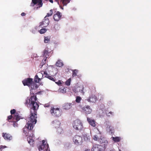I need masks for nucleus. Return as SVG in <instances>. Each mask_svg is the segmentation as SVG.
I'll list each match as a JSON object with an SVG mask.
<instances>
[{
  "label": "nucleus",
  "mask_w": 151,
  "mask_h": 151,
  "mask_svg": "<svg viewBox=\"0 0 151 151\" xmlns=\"http://www.w3.org/2000/svg\"><path fill=\"white\" fill-rule=\"evenodd\" d=\"M37 98L36 96H31L25 100V105L30 108V117L27 123L23 129L24 133L26 136H31L33 131L32 130L34 126L37 122V110L39 107L37 102Z\"/></svg>",
  "instance_id": "obj_1"
},
{
  "label": "nucleus",
  "mask_w": 151,
  "mask_h": 151,
  "mask_svg": "<svg viewBox=\"0 0 151 151\" xmlns=\"http://www.w3.org/2000/svg\"><path fill=\"white\" fill-rule=\"evenodd\" d=\"M15 109L12 110L10 111L11 115L8 116L7 120L9 122H10L11 119H16L17 121H18L20 119V116L18 113H16Z\"/></svg>",
  "instance_id": "obj_2"
},
{
  "label": "nucleus",
  "mask_w": 151,
  "mask_h": 151,
  "mask_svg": "<svg viewBox=\"0 0 151 151\" xmlns=\"http://www.w3.org/2000/svg\"><path fill=\"white\" fill-rule=\"evenodd\" d=\"M73 126L76 130L79 131L83 130V128L82 122L81 120L78 119L73 121Z\"/></svg>",
  "instance_id": "obj_3"
},
{
  "label": "nucleus",
  "mask_w": 151,
  "mask_h": 151,
  "mask_svg": "<svg viewBox=\"0 0 151 151\" xmlns=\"http://www.w3.org/2000/svg\"><path fill=\"white\" fill-rule=\"evenodd\" d=\"M61 110L59 108H55L54 107L51 106L50 108V112L52 116L58 117L61 115Z\"/></svg>",
  "instance_id": "obj_4"
},
{
  "label": "nucleus",
  "mask_w": 151,
  "mask_h": 151,
  "mask_svg": "<svg viewBox=\"0 0 151 151\" xmlns=\"http://www.w3.org/2000/svg\"><path fill=\"white\" fill-rule=\"evenodd\" d=\"M42 144L40 146L38 149L40 151H50L48 145L44 140L42 141Z\"/></svg>",
  "instance_id": "obj_5"
},
{
  "label": "nucleus",
  "mask_w": 151,
  "mask_h": 151,
  "mask_svg": "<svg viewBox=\"0 0 151 151\" xmlns=\"http://www.w3.org/2000/svg\"><path fill=\"white\" fill-rule=\"evenodd\" d=\"M73 140L74 143L77 145H81L83 141L82 137L78 135L74 136L73 138Z\"/></svg>",
  "instance_id": "obj_6"
},
{
  "label": "nucleus",
  "mask_w": 151,
  "mask_h": 151,
  "mask_svg": "<svg viewBox=\"0 0 151 151\" xmlns=\"http://www.w3.org/2000/svg\"><path fill=\"white\" fill-rule=\"evenodd\" d=\"M93 138L94 140L98 141L100 144L104 143V145H105L108 143L107 141L104 138L102 137L99 138V137L97 135H94Z\"/></svg>",
  "instance_id": "obj_7"
},
{
  "label": "nucleus",
  "mask_w": 151,
  "mask_h": 151,
  "mask_svg": "<svg viewBox=\"0 0 151 151\" xmlns=\"http://www.w3.org/2000/svg\"><path fill=\"white\" fill-rule=\"evenodd\" d=\"M32 82L33 79L30 78H25L22 81V83L24 86H27L29 87H30V86Z\"/></svg>",
  "instance_id": "obj_8"
},
{
  "label": "nucleus",
  "mask_w": 151,
  "mask_h": 151,
  "mask_svg": "<svg viewBox=\"0 0 151 151\" xmlns=\"http://www.w3.org/2000/svg\"><path fill=\"white\" fill-rule=\"evenodd\" d=\"M75 104V101L73 102L72 103H65L63 104V107L64 109L68 110L71 108L73 105Z\"/></svg>",
  "instance_id": "obj_9"
},
{
  "label": "nucleus",
  "mask_w": 151,
  "mask_h": 151,
  "mask_svg": "<svg viewBox=\"0 0 151 151\" xmlns=\"http://www.w3.org/2000/svg\"><path fill=\"white\" fill-rule=\"evenodd\" d=\"M50 23V21L48 18L45 17L43 21L40 23L39 26H43L44 27H46Z\"/></svg>",
  "instance_id": "obj_10"
},
{
  "label": "nucleus",
  "mask_w": 151,
  "mask_h": 151,
  "mask_svg": "<svg viewBox=\"0 0 151 151\" xmlns=\"http://www.w3.org/2000/svg\"><path fill=\"white\" fill-rule=\"evenodd\" d=\"M2 136L5 140L10 141L12 139V136L9 134L6 133H3Z\"/></svg>",
  "instance_id": "obj_11"
},
{
  "label": "nucleus",
  "mask_w": 151,
  "mask_h": 151,
  "mask_svg": "<svg viewBox=\"0 0 151 151\" xmlns=\"http://www.w3.org/2000/svg\"><path fill=\"white\" fill-rule=\"evenodd\" d=\"M97 99V97L94 95L92 94L86 99V100L89 102L95 103Z\"/></svg>",
  "instance_id": "obj_12"
},
{
  "label": "nucleus",
  "mask_w": 151,
  "mask_h": 151,
  "mask_svg": "<svg viewBox=\"0 0 151 151\" xmlns=\"http://www.w3.org/2000/svg\"><path fill=\"white\" fill-rule=\"evenodd\" d=\"M101 147V146L100 145L96 144L93 145L91 150L92 151H101L102 150Z\"/></svg>",
  "instance_id": "obj_13"
},
{
  "label": "nucleus",
  "mask_w": 151,
  "mask_h": 151,
  "mask_svg": "<svg viewBox=\"0 0 151 151\" xmlns=\"http://www.w3.org/2000/svg\"><path fill=\"white\" fill-rule=\"evenodd\" d=\"M83 111L87 114H90L92 111L91 109L89 106H86L83 108Z\"/></svg>",
  "instance_id": "obj_14"
},
{
  "label": "nucleus",
  "mask_w": 151,
  "mask_h": 151,
  "mask_svg": "<svg viewBox=\"0 0 151 151\" xmlns=\"http://www.w3.org/2000/svg\"><path fill=\"white\" fill-rule=\"evenodd\" d=\"M61 15L60 12H57L56 14H55L53 16V19L55 20L58 21L61 18Z\"/></svg>",
  "instance_id": "obj_15"
},
{
  "label": "nucleus",
  "mask_w": 151,
  "mask_h": 151,
  "mask_svg": "<svg viewBox=\"0 0 151 151\" xmlns=\"http://www.w3.org/2000/svg\"><path fill=\"white\" fill-rule=\"evenodd\" d=\"M43 73L45 78H47L53 81H55V79L53 78V76H50L49 74H48L46 71H43Z\"/></svg>",
  "instance_id": "obj_16"
},
{
  "label": "nucleus",
  "mask_w": 151,
  "mask_h": 151,
  "mask_svg": "<svg viewBox=\"0 0 151 151\" xmlns=\"http://www.w3.org/2000/svg\"><path fill=\"white\" fill-rule=\"evenodd\" d=\"M87 120L89 124L93 127L96 126L95 121L94 119H92L91 118L87 117Z\"/></svg>",
  "instance_id": "obj_17"
},
{
  "label": "nucleus",
  "mask_w": 151,
  "mask_h": 151,
  "mask_svg": "<svg viewBox=\"0 0 151 151\" xmlns=\"http://www.w3.org/2000/svg\"><path fill=\"white\" fill-rule=\"evenodd\" d=\"M52 125L55 128L59 127L60 124V123L59 121L57 120H55L52 122Z\"/></svg>",
  "instance_id": "obj_18"
},
{
  "label": "nucleus",
  "mask_w": 151,
  "mask_h": 151,
  "mask_svg": "<svg viewBox=\"0 0 151 151\" xmlns=\"http://www.w3.org/2000/svg\"><path fill=\"white\" fill-rule=\"evenodd\" d=\"M30 90L32 91L33 90H35L37 89L38 86L36 84L34 83H32L31 84V85L30 86Z\"/></svg>",
  "instance_id": "obj_19"
},
{
  "label": "nucleus",
  "mask_w": 151,
  "mask_h": 151,
  "mask_svg": "<svg viewBox=\"0 0 151 151\" xmlns=\"http://www.w3.org/2000/svg\"><path fill=\"white\" fill-rule=\"evenodd\" d=\"M84 89V88L83 87H78L76 88V90H75V91H76V92H80L81 93H83L84 94V92H83V89Z\"/></svg>",
  "instance_id": "obj_20"
},
{
  "label": "nucleus",
  "mask_w": 151,
  "mask_h": 151,
  "mask_svg": "<svg viewBox=\"0 0 151 151\" xmlns=\"http://www.w3.org/2000/svg\"><path fill=\"white\" fill-rule=\"evenodd\" d=\"M49 52H48V50L46 49L44 50L42 54V57H45V58H47L49 56Z\"/></svg>",
  "instance_id": "obj_21"
},
{
  "label": "nucleus",
  "mask_w": 151,
  "mask_h": 151,
  "mask_svg": "<svg viewBox=\"0 0 151 151\" xmlns=\"http://www.w3.org/2000/svg\"><path fill=\"white\" fill-rule=\"evenodd\" d=\"M112 140L115 142H118L120 141L121 138L120 137H112Z\"/></svg>",
  "instance_id": "obj_22"
},
{
  "label": "nucleus",
  "mask_w": 151,
  "mask_h": 151,
  "mask_svg": "<svg viewBox=\"0 0 151 151\" xmlns=\"http://www.w3.org/2000/svg\"><path fill=\"white\" fill-rule=\"evenodd\" d=\"M63 63L61 60H58L56 63V65L57 66L61 67L63 65Z\"/></svg>",
  "instance_id": "obj_23"
},
{
  "label": "nucleus",
  "mask_w": 151,
  "mask_h": 151,
  "mask_svg": "<svg viewBox=\"0 0 151 151\" xmlns=\"http://www.w3.org/2000/svg\"><path fill=\"white\" fill-rule=\"evenodd\" d=\"M30 137H29V138H27V141L28 143L30 145H32L34 144V142L33 139H30Z\"/></svg>",
  "instance_id": "obj_24"
},
{
  "label": "nucleus",
  "mask_w": 151,
  "mask_h": 151,
  "mask_svg": "<svg viewBox=\"0 0 151 151\" xmlns=\"http://www.w3.org/2000/svg\"><path fill=\"white\" fill-rule=\"evenodd\" d=\"M18 121H17L16 119H11L10 122H13V125L14 127H15L18 126V124L17 123Z\"/></svg>",
  "instance_id": "obj_25"
},
{
  "label": "nucleus",
  "mask_w": 151,
  "mask_h": 151,
  "mask_svg": "<svg viewBox=\"0 0 151 151\" xmlns=\"http://www.w3.org/2000/svg\"><path fill=\"white\" fill-rule=\"evenodd\" d=\"M44 42L45 43H47L50 41V36H45L44 37Z\"/></svg>",
  "instance_id": "obj_26"
},
{
  "label": "nucleus",
  "mask_w": 151,
  "mask_h": 151,
  "mask_svg": "<svg viewBox=\"0 0 151 151\" xmlns=\"http://www.w3.org/2000/svg\"><path fill=\"white\" fill-rule=\"evenodd\" d=\"M41 80L40 78H39L37 75H36L35 77L34 81L36 83H38Z\"/></svg>",
  "instance_id": "obj_27"
},
{
  "label": "nucleus",
  "mask_w": 151,
  "mask_h": 151,
  "mask_svg": "<svg viewBox=\"0 0 151 151\" xmlns=\"http://www.w3.org/2000/svg\"><path fill=\"white\" fill-rule=\"evenodd\" d=\"M78 70L75 69L72 72V76L74 77L77 76V73L78 72Z\"/></svg>",
  "instance_id": "obj_28"
},
{
  "label": "nucleus",
  "mask_w": 151,
  "mask_h": 151,
  "mask_svg": "<svg viewBox=\"0 0 151 151\" xmlns=\"http://www.w3.org/2000/svg\"><path fill=\"white\" fill-rule=\"evenodd\" d=\"M47 31V29L45 28H43L41 29L39 31V32L41 34H44L45 33L46 31Z\"/></svg>",
  "instance_id": "obj_29"
},
{
  "label": "nucleus",
  "mask_w": 151,
  "mask_h": 151,
  "mask_svg": "<svg viewBox=\"0 0 151 151\" xmlns=\"http://www.w3.org/2000/svg\"><path fill=\"white\" fill-rule=\"evenodd\" d=\"M38 0H32V3L31 6H34V5L37 4L38 3Z\"/></svg>",
  "instance_id": "obj_30"
},
{
  "label": "nucleus",
  "mask_w": 151,
  "mask_h": 151,
  "mask_svg": "<svg viewBox=\"0 0 151 151\" xmlns=\"http://www.w3.org/2000/svg\"><path fill=\"white\" fill-rule=\"evenodd\" d=\"M81 98L79 96H77L76 97V102L79 103H80V101L81 100Z\"/></svg>",
  "instance_id": "obj_31"
},
{
  "label": "nucleus",
  "mask_w": 151,
  "mask_h": 151,
  "mask_svg": "<svg viewBox=\"0 0 151 151\" xmlns=\"http://www.w3.org/2000/svg\"><path fill=\"white\" fill-rule=\"evenodd\" d=\"M52 10L51 9L50 11V12L47 13V15L45 17L47 18V17H48L51 16L52 15Z\"/></svg>",
  "instance_id": "obj_32"
},
{
  "label": "nucleus",
  "mask_w": 151,
  "mask_h": 151,
  "mask_svg": "<svg viewBox=\"0 0 151 151\" xmlns=\"http://www.w3.org/2000/svg\"><path fill=\"white\" fill-rule=\"evenodd\" d=\"M43 71H42V73L39 72L38 73L37 75L38 76L39 78H40L41 79L42 78V77L43 76Z\"/></svg>",
  "instance_id": "obj_33"
},
{
  "label": "nucleus",
  "mask_w": 151,
  "mask_h": 151,
  "mask_svg": "<svg viewBox=\"0 0 151 151\" xmlns=\"http://www.w3.org/2000/svg\"><path fill=\"white\" fill-rule=\"evenodd\" d=\"M70 82H71V79L70 78H69L68 79L66 82L65 83V84L66 85L69 86L70 85Z\"/></svg>",
  "instance_id": "obj_34"
},
{
  "label": "nucleus",
  "mask_w": 151,
  "mask_h": 151,
  "mask_svg": "<svg viewBox=\"0 0 151 151\" xmlns=\"http://www.w3.org/2000/svg\"><path fill=\"white\" fill-rule=\"evenodd\" d=\"M38 5H40V7H41L42 5V0H38Z\"/></svg>",
  "instance_id": "obj_35"
},
{
  "label": "nucleus",
  "mask_w": 151,
  "mask_h": 151,
  "mask_svg": "<svg viewBox=\"0 0 151 151\" xmlns=\"http://www.w3.org/2000/svg\"><path fill=\"white\" fill-rule=\"evenodd\" d=\"M55 83L58 85L59 86H61L62 84V82L60 80H59L58 82H55Z\"/></svg>",
  "instance_id": "obj_36"
},
{
  "label": "nucleus",
  "mask_w": 151,
  "mask_h": 151,
  "mask_svg": "<svg viewBox=\"0 0 151 151\" xmlns=\"http://www.w3.org/2000/svg\"><path fill=\"white\" fill-rule=\"evenodd\" d=\"M106 115L108 116H110L111 115H114V112L112 111H110L108 113H106Z\"/></svg>",
  "instance_id": "obj_37"
},
{
  "label": "nucleus",
  "mask_w": 151,
  "mask_h": 151,
  "mask_svg": "<svg viewBox=\"0 0 151 151\" xmlns=\"http://www.w3.org/2000/svg\"><path fill=\"white\" fill-rule=\"evenodd\" d=\"M6 147H7L6 146H3L2 145H1L0 146V149L1 151H2V150L3 149L6 148Z\"/></svg>",
  "instance_id": "obj_38"
},
{
  "label": "nucleus",
  "mask_w": 151,
  "mask_h": 151,
  "mask_svg": "<svg viewBox=\"0 0 151 151\" xmlns=\"http://www.w3.org/2000/svg\"><path fill=\"white\" fill-rule=\"evenodd\" d=\"M46 59L47 58H46L45 59H43L42 60L41 63H42L43 65L44 64L46 63Z\"/></svg>",
  "instance_id": "obj_39"
},
{
  "label": "nucleus",
  "mask_w": 151,
  "mask_h": 151,
  "mask_svg": "<svg viewBox=\"0 0 151 151\" xmlns=\"http://www.w3.org/2000/svg\"><path fill=\"white\" fill-rule=\"evenodd\" d=\"M44 106L45 107H48L50 106V104L49 103L46 104H44Z\"/></svg>",
  "instance_id": "obj_40"
},
{
  "label": "nucleus",
  "mask_w": 151,
  "mask_h": 151,
  "mask_svg": "<svg viewBox=\"0 0 151 151\" xmlns=\"http://www.w3.org/2000/svg\"><path fill=\"white\" fill-rule=\"evenodd\" d=\"M63 1V4H65V2L66 1H68V0H62Z\"/></svg>",
  "instance_id": "obj_41"
},
{
  "label": "nucleus",
  "mask_w": 151,
  "mask_h": 151,
  "mask_svg": "<svg viewBox=\"0 0 151 151\" xmlns=\"http://www.w3.org/2000/svg\"><path fill=\"white\" fill-rule=\"evenodd\" d=\"M26 15V14L24 12H22L21 13V15L22 16H25Z\"/></svg>",
  "instance_id": "obj_42"
},
{
  "label": "nucleus",
  "mask_w": 151,
  "mask_h": 151,
  "mask_svg": "<svg viewBox=\"0 0 151 151\" xmlns=\"http://www.w3.org/2000/svg\"><path fill=\"white\" fill-rule=\"evenodd\" d=\"M49 1L51 3H53V1L52 0H49Z\"/></svg>",
  "instance_id": "obj_43"
},
{
  "label": "nucleus",
  "mask_w": 151,
  "mask_h": 151,
  "mask_svg": "<svg viewBox=\"0 0 151 151\" xmlns=\"http://www.w3.org/2000/svg\"><path fill=\"white\" fill-rule=\"evenodd\" d=\"M90 150H86L85 151H89Z\"/></svg>",
  "instance_id": "obj_44"
},
{
  "label": "nucleus",
  "mask_w": 151,
  "mask_h": 151,
  "mask_svg": "<svg viewBox=\"0 0 151 151\" xmlns=\"http://www.w3.org/2000/svg\"><path fill=\"white\" fill-rule=\"evenodd\" d=\"M119 151H121V150H119Z\"/></svg>",
  "instance_id": "obj_45"
}]
</instances>
